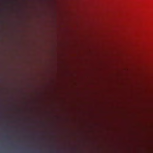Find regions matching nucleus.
Instances as JSON below:
<instances>
[{
	"label": "nucleus",
	"mask_w": 153,
	"mask_h": 153,
	"mask_svg": "<svg viewBox=\"0 0 153 153\" xmlns=\"http://www.w3.org/2000/svg\"><path fill=\"white\" fill-rule=\"evenodd\" d=\"M107 96L106 94V153L107 152Z\"/></svg>",
	"instance_id": "obj_1"
}]
</instances>
